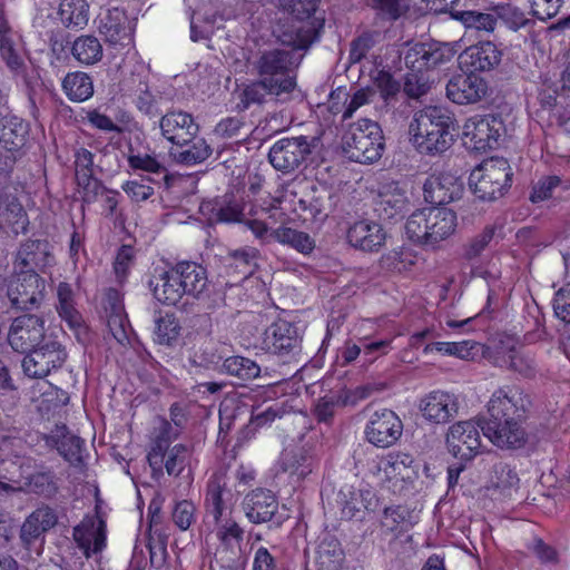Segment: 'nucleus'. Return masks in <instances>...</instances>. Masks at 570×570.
<instances>
[{"mask_svg":"<svg viewBox=\"0 0 570 570\" xmlns=\"http://www.w3.org/2000/svg\"><path fill=\"white\" fill-rule=\"evenodd\" d=\"M531 406L528 394L518 387H501L488 402L489 417L461 421L453 424L446 435L449 451L462 461L473 459L480 449L481 429L483 435L501 449H520L527 443L523 428Z\"/></svg>","mask_w":570,"mask_h":570,"instance_id":"obj_1","label":"nucleus"},{"mask_svg":"<svg viewBox=\"0 0 570 570\" xmlns=\"http://www.w3.org/2000/svg\"><path fill=\"white\" fill-rule=\"evenodd\" d=\"M330 207L331 191L325 187H313L302 196L285 191L281 198L274 199L269 209L262 210V216L268 215L273 224H288L296 219L323 222Z\"/></svg>","mask_w":570,"mask_h":570,"instance_id":"obj_2","label":"nucleus"},{"mask_svg":"<svg viewBox=\"0 0 570 570\" xmlns=\"http://www.w3.org/2000/svg\"><path fill=\"white\" fill-rule=\"evenodd\" d=\"M454 130L453 118L439 107H426L415 112L409 127L414 147L428 155L448 150L454 141Z\"/></svg>","mask_w":570,"mask_h":570,"instance_id":"obj_3","label":"nucleus"},{"mask_svg":"<svg viewBox=\"0 0 570 570\" xmlns=\"http://www.w3.org/2000/svg\"><path fill=\"white\" fill-rule=\"evenodd\" d=\"M456 228V213L442 206L419 209L407 218L405 224V232L410 239L433 248L452 237Z\"/></svg>","mask_w":570,"mask_h":570,"instance_id":"obj_4","label":"nucleus"},{"mask_svg":"<svg viewBox=\"0 0 570 570\" xmlns=\"http://www.w3.org/2000/svg\"><path fill=\"white\" fill-rule=\"evenodd\" d=\"M279 8L291 16L292 21H282L274 27L277 40L295 49L307 48L316 37V24L311 21L317 0H277Z\"/></svg>","mask_w":570,"mask_h":570,"instance_id":"obj_5","label":"nucleus"},{"mask_svg":"<svg viewBox=\"0 0 570 570\" xmlns=\"http://www.w3.org/2000/svg\"><path fill=\"white\" fill-rule=\"evenodd\" d=\"M383 131L377 122L364 118L350 125L342 138V149L353 161L372 164L384 151Z\"/></svg>","mask_w":570,"mask_h":570,"instance_id":"obj_6","label":"nucleus"},{"mask_svg":"<svg viewBox=\"0 0 570 570\" xmlns=\"http://www.w3.org/2000/svg\"><path fill=\"white\" fill-rule=\"evenodd\" d=\"M109 328L108 344L112 354L141 356L144 346L135 336L127 320L120 295L116 289H108L104 299Z\"/></svg>","mask_w":570,"mask_h":570,"instance_id":"obj_7","label":"nucleus"},{"mask_svg":"<svg viewBox=\"0 0 570 570\" xmlns=\"http://www.w3.org/2000/svg\"><path fill=\"white\" fill-rule=\"evenodd\" d=\"M512 175L507 159L491 157L471 171L469 186L479 199L493 202L502 197L510 188Z\"/></svg>","mask_w":570,"mask_h":570,"instance_id":"obj_8","label":"nucleus"},{"mask_svg":"<svg viewBox=\"0 0 570 570\" xmlns=\"http://www.w3.org/2000/svg\"><path fill=\"white\" fill-rule=\"evenodd\" d=\"M43 335L45 321L37 315L26 314L13 320L8 334V341L17 353L26 354V356L37 352H40L42 355L59 353L60 345L57 343L40 346Z\"/></svg>","mask_w":570,"mask_h":570,"instance_id":"obj_9","label":"nucleus"},{"mask_svg":"<svg viewBox=\"0 0 570 570\" xmlns=\"http://www.w3.org/2000/svg\"><path fill=\"white\" fill-rule=\"evenodd\" d=\"M292 63L289 51L273 49L262 52L253 62V67L261 79L286 95L296 87V80L291 69Z\"/></svg>","mask_w":570,"mask_h":570,"instance_id":"obj_10","label":"nucleus"},{"mask_svg":"<svg viewBox=\"0 0 570 570\" xmlns=\"http://www.w3.org/2000/svg\"><path fill=\"white\" fill-rule=\"evenodd\" d=\"M272 220L268 215L247 220L248 229L256 238L263 243H268L271 239L279 244L288 245L297 252L308 255L315 248L314 239L306 233L287 227L286 224H281L276 229H273L266 220Z\"/></svg>","mask_w":570,"mask_h":570,"instance_id":"obj_11","label":"nucleus"},{"mask_svg":"<svg viewBox=\"0 0 570 570\" xmlns=\"http://www.w3.org/2000/svg\"><path fill=\"white\" fill-rule=\"evenodd\" d=\"M317 138L298 136L282 138L273 144L268 153L271 165L283 173L296 169L311 155Z\"/></svg>","mask_w":570,"mask_h":570,"instance_id":"obj_12","label":"nucleus"},{"mask_svg":"<svg viewBox=\"0 0 570 570\" xmlns=\"http://www.w3.org/2000/svg\"><path fill=\"white\" fill-rule=\"evenodd\" d=\"M0 57L16 79L21 80L29 89L33 87L38 76L29 63L28 50L19 33L1 38Z\"/></svg>","mask_w":570,"mask_h":570,"instance_id":"obj_13","label":"nucleus"},{"mask_svg":"<svg viewBox=\"0 0 570 570\" xmlns=\"http://www.w3.org/2000/svg\"><path fill=\"white\" fill-rule=\"evenodd\" d=\"M503 124L493 116L473 117L463 126V145L474 151L483 153L493 149L501 136Z\"/></svg>","mask_w":570,"mask_h":570,"instance_id":"obj_14","label":"nucleus"},{"mask_svg":"<svg viewBox=\"0 0 570 570\" xmlns=\"http://www.w3.org/2000/svg\"><path fill=\"white\" fill-rule=\"evenodd\" d=\"M43 292L45 281L35 271H18L9 281L7 295L16 308L29 309L42 301Z\"/></svg>","mask_w":570,"mask_h":570,"instance_id":"obj_15","label":"nucleus"},{"mask_svg":"<svg viewBox=\"0 0 570 570\" xmlns=\"http://www.w3.org/2000/svg\"><path fill=\"white\" fill-rule=\"evenodd\" d=\"M403 432V423L395 412L389 409L375 411L365 428L366 440L377 448H389L397 442Z\"/></svg>","mask_w":570,"mask_h":570,"instance_id":"obj_16","label":"nucleus"},{"mask_svg":"<svg viewBox=\"0 0 570 570\" xmlns=\"http://www.w3.org/2000/svg\"><path fill=\"white\" fill-rule=\"evenodd\" d=\"M423 190L426 202L444 205L461 197L463 183L461 178L453 173H434L425 180Z\"/></svg>","mask_w":570,"mask_h":570,"instance_id":"obj_17","label":"nucleus"},{"mask_svg":"<svg viewBox=\"0 0 570 570\" xmlns=\"http://www.w3.org/2000/svg\"><path fill=\"white\" fill-rule=\"evenodd\" d=\"M0 119V157L2 151L7 155L4 158V168H9L16 160V154L26 144L28 135V125L17 116L2 115Z\"/></svg>","mask_w":570,"mask_h":570,"instance_id":"obj_18","label":"nucleus"},{"mask_svg":"<svg viewBox=\"0 0 570 570\" xmlns=\"http://www.w3.org/2000/svg\"><path fill=\"white\" fill-rule=\"evenodd\" d=\"M502 59V51L492 41H480L468 47L459 56L462 70L475 73L494 69Z\"/></svg>","mask_w":570,"mask_h":570,"instance_id":"obj_19","label":"nucleus"},{"mask_svg":"<svg viewBox=\"0 0 570 570\" xmlns=\"http://www.w3.org/2000/svg\"><path fill=\"white\" fill-rule=\"evenodd\" d=\"M488 92L487 81L476 73H464L452 77L446 85V96L458 105L480 101Z\"/></svg>","mask_w":570,"mask_h":570,"instance_id":"obj_20","label":"nucleus"},{"mask_svg":"<svg viewBox=\"0 0 570 570\" xmlns=\"http://www.w3.org/2000/svg\"><path fill=\"white\" fill-rule=\"evenodd\" d=\"M159 126L161 135L175 145H187L196 137L199 129L194 117L181 110L165 114Z\"/></svg>","mask_w":570,"mask_h":570,"instance_id":"obj_21","label":"nucleus"},{"mask_svg":"<svg viewBox=\"0 0 570 570\" xmlns=\"http://www.w3.org/2000/svg\"><path fill=\"white\" fill-rule=\"evenodd\" d=\"M99 32L114 46L128 47L132 42V28L126 12L119 8L108 9L100 16Z\"/></svg>","mask_w":570,"mask_h":570,"instance_id":"obj_22","label":"nucleus"},{"mask_svg":"<svg viewBox=\"0 0 570 570\" xmlns=\"http://www.w3.org/2000/svg\"><path fill=\"white\" fill-rule=\"evenodd\" d=\"M346 237L353 247L373 253L385 245L387 234L380 223L363 219L350 226Z\"/></svg>","mask_w":570,"mask_h":570,"instance_id":"obj_23","label":"nucleus"},{"mask_svg":"<svg viewBox=\"0 0 570 570\" xmlns=\"http://www.w3.org/2000/svg\"><path fill=\"white\" fill-rule=\"evenodd\" d=\"M232 493L227 488L224 474L215 473L210 476L206 487L205 509L208 515L218 522L230 518Z\"/></svg>","mask_w":570,"mask_h":570,"instance_id":"obj_24","label":"nucleus"},{"mask_svg":"<svg viewBox=\"0 0 570 570\" xmlns=\"http://www.w3.org/2000/svg\"><path fill=\"white\" fill-rule=\"evenodd\" d=\"M73 539L89 558L106 547V522L98 515L86 517L73 528Z\"/></svg>","mask_w":570,"mask_h":570,"instance_id":"obj_25","label":"nucleus"},{"mask_svg":"<svg viewBox=\"0 0 570 570\" xmlns=\"http://www.w3.org/2000/svg\"><path fill=\"white\" fill-rule=\"evenodd\" d=\"M299 338L295 327L287 321L278 320L268 326L264 333L263 348L269 354L296 353Z\"/></svg>","mask_w":570,"mask_h":570,"instance_id":"obj_26","label":"nucleus"},{"mask_svg":"<svg viewBox=\"0 0 570 570\" xmlns=\"http://www.w3.org/2000/svg\"><path fill=\"white\" fill-rule=\"evenodd\" d=\"M459 403L454 394L433 391L420 402L423 416L435 424H444L458 414Z\"/></svg>","mask_w":570,"mask_h":570,"instance_id":"obj_27","label":"nucleus"},{"mask_svg":"<svg viewBox=\"0 0 570 570\" xmlns=\"http://www.w3.org/2000/svg\"><path fill=\"white\" fill-rule=\"evenodd\" d=\"M55 264V257L47 242L29 240L17 253L14 272L35 271L45 272Z\"/></svg>","mask_w":570,"mask_h":570,"instance_id":"obj_28","label":"nucleus"},{"mask_svg":"<svg viewBox=\"0 0 570 570\" xmlns=\"http://www.w3.org/2000/svg\"><path fill=\"white\" fill-rule=\"evenodd\" d=\"M243 510L252 523H265L277 512L278 501L271 490L258 488L246 494Z\"/></svg>","mask_w":570,"mask_h":570,"instance_id":"obj_29","label":"nucleus"},{"mask_svg":"<svg viewBox=\"0 0 570 570\" xmlns=\"http://www.w3.org/2000/svg\"><path fill=\"white\" fill-rule=\"evenodd\" d=\"M368 396L365 387H358L355 391L331 392L320 397L313 409V414L318 422L331 423L338 407L355 405L358 400Z\"/></svg>","mask_w":570,"mask_h":570,"instance_id":"obj_30","label":"nucleus"},{"mask_svg":"<svg viewBox=\"0 0 570 570\" xmlns=\"http://www.w3.org/2000/svg\"><path fill=\"white\" fill-rule=\"evenodd\" d=\"M59 316L68 324L69 328L80 343L88 340L89 332L83 325L82 317L73 305V291L68 283H60L57 288Z\"/></svg>","mask_w":570,"mask_h":570,"instance_id":"obj_31","label":"nucleus"},{"mask_svg":"<svg viewBox=\"0 0 570 570\" xmlns=\"http://www.w3.org/2000/svg\"><path fill=\"white\" fill-rule=\"evenodd\" d=\"M283 95L276 87H271L269 83L259 78L258 80L239 85L234 91V99L236 101V109L245 111L253 106L265 104L269 96L279 98Z\"/></svg>","mask_w":570,"mask_h":570,"instance_id":"obj_32","label":"nucleus"},{"mask_svg":"<svg viewBox=\"0 0 570 570\" xmlns=\"http://www.w3.org/2000/svg\"><path fill=\"white\" fill-rule=\"evenodd\" d=\"M263 209H269V207H262L261 209L250 213V216L245 218L242 206L234 200L224 199L222 202H205L200 205V212L203 214L210 213L208 220L212 223L244 222L246 226L248 219L261 217V212Z\"/></svg>","mask_w":570,"mask_h":570,"instance_id":"obj_33","label":"nucleus"},{"mask_svg":"<svg viewBox=\"0 0 570 570\" xmlns=\"http://www.w3.org/2000/svg\"><path fill=\"white\" fill-rule=\"evenodd\" d=\"M47 442L52 444L59 454L69 463L79 465L83 462L82 452L85 450V441L71 434L65 424L57 425Z\"/></svg>","mask_w":570,"mask_h":570,"instance_id":"obj_34","label":"nucleus"},{"mask_svg":"<svg viewBox=\"0 0 570 570\" xmlns=\"http://www.w3.org/2000/svg\"><path fill=\"white\" fill-rule=\"evenodd\" d=\"M28 216L22 205L14 198L0 204V238L3 235L17 236L27 230Z\"/></svg>","mask_w":570,"mask_h":570,"instance_id":"obj_35","label":"nucleus"},{"mask_svg":"<svg viewBox=\"0 0 570 570\" xmlns=\"http://www.w3.org/2000/svg\"><path fill=\"white\" fill-rule=\"evenodd\" d=\"M155 298L166 305H176L185 296L176 266L151 281Z\"/></svg>","mask_w":570,"mask_h":570,"instance_id":"obj_36","label":"nucleus"},{"mask_svg":"<svg viewBox=\"0 0 570 570\" xmlns=\"http://www.w3.org/2000/svg\"><path fill=\"white\" fill-rule=\"evenodd\" d=\"M215 533L219 541L216 554H239L244 540L243 528L232 518L215 522Z\"/></svg>","mask_w":570,"mask_h":570,"instance_id":"obj_37","label":"nucleus"},{"mask_svg":"<svg viewBox=\"0 0 570 570\" xmlns=\"http://www.w3.org/2000/svg\"><path fill=\"white\" fill-rule=\"evenodd\" d=\"M344 560V551L341 542L332 534L325 533L315 551V564L317 570H341Z\"/></svg>","mask_w":570,"mask_h":570,"instance_id":"obj_38","label":"nucleus"},{"mask_svg":"<svg viewBox=\"0 0 570 570\" xmlns=\"http://www.w3.org/2000/svg\"><path fill=\"white\" fill-rule=\"evenodd\" d=\"M185 295L198 296L207 286L206 269L194 262H181L176 265Z\"/></svg>","mask_w":570,"mask_h":570,"instance_id":"obj_39","label":"nucleus"},{"mask_svg":"<svg viewBox=\"0 0 570 570\" xmlns=\"http://www.w3.org/2000/svg\"><path fill=\"white\" fill-rule=\"evenodd\" d=\"M314 465L313 456L302 448L285 451L281 459L283 471L296 476L298 480L312 473Z\"/></svg>","mask_w":570,"mask_h":570,"instance_id":"obj_40","label":"nucleus"},{"mask_svg":"<svg viewBox=\"0 0 570 570\" xmlns=\"http://www.w3.org/2000/svg\"><path fill=\"white\" fill-rule=\"evenodd\" d=\"M567 189V184L560 177L554 175L543 176L533 183L529 199L533 204H540L550 199L561 200L563 199L562 193Z\"/></svg>","mask_w":570,"mask_h":570,"instance_id":"obj_41","label":"nucleus"},{"mask_svg":"<svg viewBox=\"0 0 570 570\" xmlns=\"http://www.w3.org/2000/svg\"><path fill=\"white\" fill-rule=\"evenodd\" d=\"M62 89L71 101L81 102L94 95L91 78L81 71L68 73L62 81Z\"/></svg>","mask_w":570,"mask_h":570,"instance_id":"obj_42","label":"nucleus"},{"mask_svg":"<svg viewBox=\"0 0 570 570\" xmlns=\"http://www.w3.org/2000/svg\"><path fill=\"white\" fill-rule=\"evenodd\" d=\"M416 521L410 509L403 505L387 507L383 511L381 525L390 532L401 533L409 531Z\"/></svg>","mask_w":570,"mask_h":570,"instance_id":"obj_43","label":"nucleus"},{"mask_svg":"<svg viewBox=\"0 0 570 570\" xmlns=\"http://www.w3.org/2000/svg\"><path fill=\"white\" fill-rule=\"evenodd\" d=\"M454 18L466 29L492 33L498 24L497 12H482L476 10L458 11Z\"/></svg>","mask_w":570,"mask_h":570,"instance_id":"obj_44","label":"nucleus"},{"mask_svg":"<svg viewBox=\"0 0 570 570\" xmlns=\"http://www.w3.org/2000/svg\"><path fill=\"white\" fill-rule=\"evenodd\" d=\"M466 352L472 355L485 354L484 346L479 343H471L469 341L462 342H436L426 344L423 348V353L425 354H449L453 356H464L463 353Z\"/></svg>","mask_w":570,"mask_h":570,"instance_id":"obj_45","label":"nucleus"},{"mask_svg":"<svg viewBox=\"0 0 570 570\" xmlns=\"http://www.w3.org/2000/svg\"><path fill=\"white\" fill-rule=\"evenodd\" d=\"M89 6L86 0H62L59 16L67 27H82L88 22Z\"/></svg>","mask_w":570,"mask_h":570,"instance_id":"obj_46","label":"nucleus"},{"mask_svg":"<svg viewBox=\"0 0 570 570\" xmlns=\"http://www.w3.org/2000/svg\"><path fill=\"white\" fill-rule=\"evenodd\" d=\"M72 56L83 65H94L102 57V46L96 37L82 36L75 40Z\"/></svg>","mask_w":570,"mask_h":570,"instance_id":"obj_47","label":"nucleus"},{"mask_svg":"<svg viewBox=\"0 0 570 570\" xmlns=\"http://www.w3.org/2000/svg\"><path fill=\"white\" fill-rule=\"evenodd\" d=\"M337 504L341 508L342 517L345 519H353L362 509H367L364 503L363 491L356 490L353 487H345L340 490Z\"/></svg>","mask_w":570,"mask_h":570,"instance_id":"obj_48","label":"nucleus"},{"mask_svg":"<svg viewBox=\"0 0 570 570\" xmlns=\"http://www.w3.org/2000/svg\"><path fill=\"white\" fill-rule=\"evenodd\" d=\"M29 490L45 498H52L58 492V483L51 470H42L32 473L27 481Z\"/></svg>","mask_w":570,"mask_h":570,"instance_id":"obj_49","label":"nucleus"},{"mask_svg":"<svg viewBox=\"0 0 570 570\" xmlns=\"http://www.w3.org/2000/svg\"><path fill=\"white\" fill-rule=\"evenodd\" d=\"M184 147V145H180ZM185 149H183L177 156L176 159L179 164L186 166H193L199 163L205 161L212 154L210 146L203 138H193L190 142L185 145Z\"/></svg>","mask_w":570,"mask_h":570,"instance_id":"obj_50","label":"nucleus"},{"mask_svg":"<svg viewBox=\"0 0 570 570\" xmlns=\"http://www.w3.org/2000/svg\"><path fill=\"white\" fill-rule=\"evenodd\" d=\"M519 481L518 473L508 463L499 461L492 465L489 479L492 488L507 491L517 488Z\"/></svg>","mask_w":570,"mask_h":570,"instance_id":"obj_51","label":"nucleus"},{"mask_svg":"<svg viewBox=\"0 0 570 570\" xmlns=\"http://www.w3.org/2000/svg\"><path fill=\"white\" fill-rule=\"evenodd\" d=\"M222 366L226 373L244 381L256 379L261 372L253 358H224Z\"/></svg>","mask_w":570,"mask_h":570,"instance_id":"obj_52","label":"nucleus"},{"mask_svg":"<svg viewBox=\"0 0 570 570\" xmlns=\"http://www.w3.org/2000/svg\"><path fill=\"white\" fill-rule=\"evenodd\" d=\"M179 330V324L173 315L160 316L156 322L154 341L160 345H171L178 340Z\"/></svg>","mask_w":570,"mask_h":570,"instance_id":"obj_53","label":"nucleus"},{"mask_svg":"<svg viewBox=\"0 0 570 570\" xmlns=\"http://www.w3.org/2000/svg\"><path fill=\"white\" fill-rule=\"evenodd\" d=\"M494 11L497 19H500L508 29L514 32L530 22L522 10L508 3L495 6Z\"/></svg>","mask_w":570,"mask_h":570,"instance_id":"obj_54","label":"nucleus"},{"mask_svg":"<svg viewBox=\"0 0 570 570\" xmlns=\"http://www.w3.org/2000/svg\"><path fill=\"white\" fill-rule=\"evenodd\" d=\"M407 203L405 193L397 186H390L389 190L380 193V206L383 207L385 216L391 218L401 213Z\"/></svg>","mask_w":570,"mask_h":570,"instance_id":"obj_55","label":"nucleus"},{"mask_svg":"<svg viewBox=\"0 0 570 570\" xmlns=\"http://www.w3.org/2000/svg\"><path fill=\"white\" fill-rule=\"evenodd\" d=\"M412 463V458L405 453L389 454L386 459L380 462V470L383 471L389 479L405 478V471Z\"/></svg>","mask_w":570,"mask_h":570,"instance_id":"obj_56","label":"nucleus"},{"mask_svg":"<svg viewBox=\"0 0 570 570\" xmlns=\"http://www.w3.org/2000/svg\"><path fill=\"white\" fill-rule=\"evenodd\" d=\"M164 459V466L169 475L178 476L189 458V450L184 444L174 445Z\"/></svg>","mask_w":570,"mask_h":570,"instance_id":"obj_57","label":"nucleus"},{"mask_svg":"<svg viewBox=\"0 0 570 570\" xmlns=\"http://www.w3.org/2000/svg\"><path fill=\"white\" fill-rule=\"evenodd\" d=\"M63 358L52 361L51 365L47 358H22V368L27 376L31 379L46 377L51 368L60 367Z\"/></svg>","mask_w":570,"mask_h":570,"instance_id":"obj_58","label":"nucleus"},{"mask_svg":"<svg viewBox=\"0 0 570 570\" xmlns=\"http://www.w3.org/2000/svg\"><path fill=\"white\" fill-rule=\"evenodd\" d=\"M167 539L166 534L159 530L149 531L148 550L150 554V563L156 568H160L167 554Z\"/></svg>","mask_w":570,"mask_h":570,"instance_id":"obj_59","label":"nucleus"},{"mask_svg":"<svg viewBox=\"0 0 570 570\" xmlns=\"http://www.w3.org/2000/svg\"><path fill=\"white\" fill-rule=\"evenodd\" d=\"M368 4L382 16L395 20L409 10L411 0H368Z\"/></svg>","mask_w":570,"mask_h":570,"instance_id":"obj_60","label":"nucleus"},{"mask_svg":"<svg viewBox=\"0 0 570 570\" xmlns=\"http://www.w3.org/2000/svg\"><path fill=\"white\" fill-rule=\"evenodd\" d=\"M171 441L161 439L156 435V439L151 443L150 450L147 454V461L153 470V473L161 474L164 468V459L169 452Z\"/></svg>","mask_w":570,"mask_h":570,"instance_id":"obj_61","label":"nucleus"},{"mask_svg":"<svg viewBox=\"0 0 570 570\" xmlns=\"http://www.w3.org/2000/svg\"><path fill=\"white\" fill-rule=\"evenodd\" d=\"M128 164L135 170H142L153 174L165 171L164 165L156 156L146 153H131L128 156Z\"/></svg>","mask_w":570,"mask_h":570,"instance_id":"obj_62","label":"nucleus"},{"mask_svg":"<svg viewBox=\"0 0 570 570\" xmlns=\"http://www.w3.org/2000/svg\"><path fill=\"white\" fill-rule=\"evenodd\" d=\"M292 406L287 404V401H277L267 406L264 411L253 414L252 423L256 428L264 426L272 423L276 417H282L284 414L289 413Z\"/></svg>","mask_w":570,"mask_h":570,"instance_id":"obj_63","label":"nucleus"},{"mask_svg":"<svg viewBox=\"0 0 570 570\" xmlns=\"http://www.w3.org/2000/svg\"><path fill=\"white\" fill-rule=\"evenodd\" d=\"M426 69L446 63L454 56L453 49L445 43H426Z\"/></svg>","mask_w":570,"mask_h":570,"instance_id":"obj_64","label":"nucleus"}]
</instances>
